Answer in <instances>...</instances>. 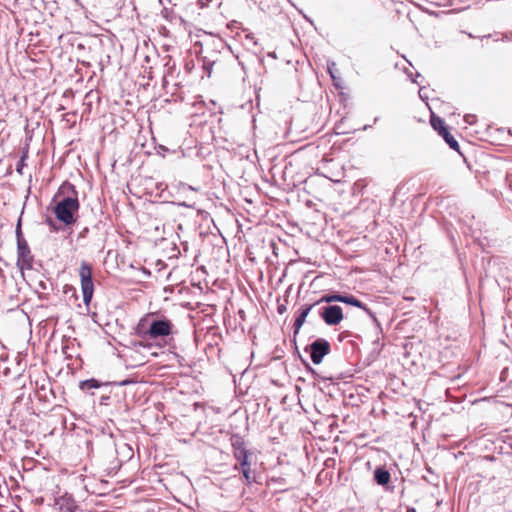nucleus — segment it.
<instances>
[{"instance_id": "4be33fe9", "label": "nucleus", "mask_w": 512, "mask_h": 512, "mask_svg": "<svg viewBox=\"0 0 512 512\" xmlns=\"http://www.w3.org/2000/svg\"><path fill=\"white\" fill-rule=\"evenodd\" d=\"M407 512H415V508L408 507V508H407Z\"/></svg>"}, {"instance_id": "9b49d317", "label": "nucleus", "mask_w": 512, "mask_h": 512, "mask_svg": "<svg viewBox=\"0 0 512 512\" xmlns=\"http://www.w3.org/2000/svg\"><path fill=\"white\" fill-rule=\"evenodd\" d=\"M315 306V303L305 304L299 309L298 315L296 316L294 322V337H296V335L299 333L301 327L304 325L306 321L308 314Z\"/></svg>"}, {"instance_id": "423d86ee", "label": "nucleus", "mask_w": 512, "mask_h": 512, "mask_svg": "<svg viewBox=\"0 0 512 512\" xmlns=\"http://www.w3.org/2000/svg\"><path fill=\"white\" fill-rule=\"evenodd\" d=\"M431 126L443 137L449 147L460 153L459 144L456 139L451 135L442 118L432 114L430 119Z\"/></svg>"}, {"instance_id": "f257e3e1", "label": "nucleus", "mask_w": 512, "mask_h": 512, "mask_svg": "<svg viewBox=\"0 0 512 512\" xmlns=\"http://www.w3.org/2000/svg\"><path fill=\"white\" fill-rule=\"evenodd\" d=\"M57 197L59 200L53 209L56 218L65 225L74 224L80 207L75 186L67 181L64 182L58 189Z\"/></svg>"}, {"instance_id": "aec40b11", "label": "nucleus", "mask_w": 512, "mask_h": 512, "mask_svg": "<svg viewBox=\"0 0 512 512\" xmlns=\"http://www.w3.org/2000/svg\"><path fill=\"white\" fill-rule=\"evenodd\" d=\"M349 335V332L348 331H345V332H342L340 335H339V339L340 341H342L346 336Z\"/></svg>"}, {"instance_id": "b1692460", "label": "nucleus", "mask_w": 512, "mask_h": 512, "mask_svg": "<svg viewBox=\"0 0 512 512\" xmlns=\"http://www.w3.org/2000/svg\"><path fill=\"white\" fill-rule=\"evenodd\" d=\"M232 27H233V24L232 25H226L227 29H232Z\"/></svg>"}, {"instance_id": "2eb2a0df", "label": "nucleus", "mask_w": 512, "mask_h": 512, "mask_svg": "<svg viewBox=\"0 0 512 512\" xmlns=\"http://www.w3.org/2000/svg\"><path fill=\"white\" fill-rule=\"evenodd\" d=\"M21 224H22V219L20 217L18 219L17 226H16V231H15L16 239H17V244L21 243L22 241H26L24 236H23Z\"/></svg>"}, {"instance_id": "6ab92c4d", "label": "nucleus", "mask_w": 512, "mask_h": 512, "mask_svg": "<svg viewBox=\"0 0 512 512\" xmlns=\"http://www.w3.org/2000/svg\"><path fill=\"white\" fill-rule=\"evenodd\" d=\"M506 180H507L508 186L510 187V189H512V173L507 176Z\"/></svg>"}, {"instance_id": "a211bd4d", "label": "nucleus", "mask_w": 512, "mask_h": 512, "mask_svg": "<svg viewBox=\"0 0 512 512\" xmlns=\"http://www.w3.org/2000/svg\"><path fill=\"white\" fill-rule=\"evenodd\" d=\"M47 224L54 230H57L56 226H55V222L52 220V219H48L47 220Z\"/></svg>"}, {"instance_id": "5701e85b", "label": "nucleus", "mask_w": 512, "mask_h": 512, "mask_svg": "<svg viewBox=\"0 0 512 512\" xmlns=\"http://www.w3.org/2000/svg\"><path fill=\"white\" fill-rule=\"evenodd\" d=\"M328 70H329V73H330V75H331V78L335 79V76L333 75V73H332L331 69H330V68H328Z\"/></svg>"}, {"instance_id": "ddd939ff", "label": "nucleus", "mask_w": 512, "mask_h": 512, "mask_svg": "<svg viewBox=\"0 0 512 512\" xmlns=\"http://www.w3.org/2000/svg\"><path fill=\"white\" fill-rule=\"evenodd\" d=\"M342 297H343V294H340L337 292L327 293V294L322 295V297L319 300L315 301L314 303L316 306L320 305L321 303H327V304H330L332 302H341L342 303Z\"/></svg>"}, {"instance_id": "412c9836", "label": "nucleus", "mask_w": 512, "mask_h": 512, "mask_svg": "<svg viewBox=\"0 0 512 512\" xmlns=\"http://www.w3.org/2000/svg\"><path fill=\"white\" fill-rule=\"evenodd\" d=\"M88 232V228H84L80 233H79V237H85V235L87 234Z\"/></svg>"}, {"instance_id": "9d476101", "label": "nucleus", "mask_w": 512, "mask_h": 512, "mask_svg": "<svg viewBox=\"0 0 512 512\" xmlns=\"http://www.w3.org/2000/svg\"><path fill=\"white\" fill-rule=\"evenodd\" d=\"M342 303H345V304H348V305H351L354 307H358V308L362 309L363 311H365V313L375 323L377 329L381 330L380 323H379L375 313L370 308H368L363 302H361L359 299H357L353 295L343 294Z\"/></svg>"}, {"instance_id": "0eeeda50", "label": "nucleus", "mask_w": 512, "mask_h": 512, "mask_svg": "<svg viewBox=\"0 0 512 512\" xmlns=\"http://www.w3.org/2000/svg\"><path fill=\"white\" fill-rule=\"evenodd\" d=\"M309 349L312 362L318 365L330 353L331 346L326 339L318 338L309 345Z\"/></svg>"}, {"instance_id": "f8f14e48", "label": "nucleus", "mask_w": 512, "mask_h": 512, "mask_svg": "<svg viewBox=\"0 0 512 512\" xmlns=\"http://www.w3.org/2000/svg\"><path fill=\"white\" fill-rule=\"evenodd\" d=\"M373 478L378 485L385 486L390 482L391 474L385 467L379 466L374 470Z\"/></svg>"}, {"instance_id": "4468645a", "label": "nucleus", "mask_w": 512, "mask_h": 512, "mask_svg": "<svg viewBox=\"0 0 512 512\" xmlns=\"http://www.w3.org/2000/svg\"><path fill=\"white\" fill-rule=\"evenodd\" d=\"M101 386V383L96 379H89L82 381L80 384V388L83 391H89L91 389L99 388Z\"/></svg>"}, {"instance_id": "f3484780", "label": "nucleus", "mask_w": 512, "mask_h": 512, "mask_svg": "<svg viewBox=\"0 0 512 512\" xmlns=\"http://www.w3.org/2000/svg\"><path fill=\"white\" fill-rule=\"evenodd\" d=\"M464 120L469 125H472L475 122V116L474 115H470V114L465 115Z\"/></svg>"}, {"instance_id": "6e6552de", "label": "nucleus", "mask_w": 512, "mask_h": 512, "mask_svg": "<svg viewBox=\"0 0 512 512\" xmlns=\"http://www.w3.org/2000/svg\"><path fill=\"white\" fill-rule=\"evenodd\" d=\"M229 433L232 435L233 432L241 431L246 432L248 430V417L245 410L237 409L229 416Z\"/></svg>"}, {"instance_id": "1a4fd4ad", "label": "nucleus", "mask_w": 512, "mask_h": 512, "mask_svg": "<svg viewBox=\"0 0 512 512\" xmlns=\"http://www.w3.org/2000/svg\"><path fill=\"white\" fill-rule=\"evenodd\" d=\"M17 266L21 270H30L33 267V255L27 241L17 244Z\"/></svg>"}, {"instance_id": "f03ea898", "label": "nucleus", "mask_w": 512, "mask_h": 512, "mask_svg": "<svg viewBox=\"0 0 512 512\" xmlns=\"http://www.w3.org/2000/svg\"><path fill=\"white\" fill-rule=\"evenodd\" d=\"M230 442L232 456L236 461L233 470H240L247 484L255 482V471L251 469V460L254 454L249 448V443L245 440V436L238 432H233Z\"/></svg>"}, {"instance_id": "20e7f679", "label": "nucleus", "mask_w": 512, "mask_h": 512, "mask_svg": "<svg viewBox=\"0 0 512 512\" xmlns=\"http://www.w3.org/2000/svg\"><path fill=\"white\" fill-rule=\"evenodd\" d=\"M319 317L328 326L338 325L344 318L343 310L338 305L322 306L318 310Z\"/></svg>"}, {"instance_id": "dca6fc26", "label": "nucleus", "mask_w": 512, "mask_h": 512, "mask_svg": "<svg viewBox=\"0 0 512 512\" xmlns=\"http://www.w3.org/2000/svg\"><path fill=\"white\" fill-rule=\"evenodd\" d=\"M287 302V298L285 299L284 303H280V301L278 300L277 312L279 314L282 315L287 311Z\"/></svg>"}, {"instance_id": "39448f33", "label": "nucleus", "mask_w": 512, "mask_h": 512, "mask_svg": "<svg viewBox=\"0 0 512 512\" xmlns=\"http://www.w3.org/2000/svg\"><path fill=\"white\" fill-rule=\"evenodd\" d=\"M172 323L168 319H157L153 320L148 330L145 332V335L148 336L149 339H157L160 337H165L171 334L172 332Z\"/></svg>"}, {"instance_id": "7ed1b4c3", "label": "nucleus", "mask_w": 512, "mask_h": 512, "mask_svg": "<svg viewBox=\"0 0 512 512\" xmlns=\"http://www.w3.org/2000/svg\"><path fill=\"white\" fill-rule=\"evenodd\" d=\"M79 276L81 280L83 301L86 305H89L93 297L94 284L92 280V267L88 262L83 261L81 263Z\"/></svg>"}]
</instances>
